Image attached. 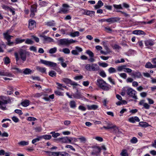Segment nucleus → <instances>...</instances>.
Instances as JSON below:
<instances>
[{
	"mask_svg": "<svg viewBox=\"0 0 156 156\" xmlns=\"http://www.w3.org/2000/svg\"><path fill=\"white\" fill-rule=\"evenodd\" d=\"M14 55L17 64L20 63L21 60L23 61H25L26 60V53L25 51L23 50H20L19 51V53L16 52H15L14 53Z\"/></svg>",
	"mask_w": 156,
	"mask_h": 156,
	"instance_id": "nucleus-1",
	"label": "nucleus"
},
{
	"mask_svg": "<svg viewBox=\"0 0 156 156\" xmlns=\"http://www.w3.org/2000/svg\"><path fill=\"white\" fill-rule=\"evenodd\" d=\"M11 102V100L9 98H7L6 97L0 96V108L2 110H7V108L5 105Z\"/></svg>",
	"mask_w": 156,
	"mask_h": 156,
	"instance_id": "nucleus-2",
	"label": "nucleus"
},
{
	"mask_svg": "<svg viewBox=\"0 0 156 156\" xmlns=\"http://www.w3.org/2000/svg\"><path fill=\"white\" fill-rule=\"evenodd\" d=\"M76 42V41L72 39H69L68 38H62L58 40L57 43L59 45L68 46L70 44Z\"/></svg>",
	"mask_w": 156,
	"mask_h": 156,
	"instance_id": "nucleus-3",
	"label": "nucleus"
},
{
	"mask_svg": "<svg viewBox=\"0 0 156 156\" xmlns=\"http://www.w3.org/2000/svg\"><path fill=\"white\" fill-rule=\"evenodd\" d=\"M96 84L99 88L104 90L107 91L110 89L109 85L101 78L97 80Z\"/></svg>",
	"mask_w": 156,
	"mask_h": 156,
	"instance_id": "nucleus-4",
	"label": "nucleus"
},
{
	"mask_svg": "<svg viewBox=\"0 0 156 156\" xmlns=\"http://www.w3.org/2000/svg\"><path fill=\"white\" fill-rule=\"evenodd\" d=\"M85 68L87 70L89 71H97L100 69L99 66L95 63H92L91 65L87 64L85 66Z\"/></svg>",
	"mask_w": 156,
	"mask_h": 156,
	"instance_id": "nucleus-5",
	"label": "nucleus"
},
{
	"mask_svg": "<svg viewBox=\"0 0 156 156\" xmlns=\"http://www.w3.org/2000/svg\"><path fill=\"white\" fill-rule=\"evenodd\" d=\"M126 91L127 94L129 95V97L136 100L137 99V96L136 95V92L132 88H128L127 90Z\"/></svg>",
	"mask_w": 156,
	"mask_h": 156,
	"instance_id": "nucleus-6",
	"label": "nucleus"
},
{
	"mask_svg": "<svg viewBox=\"0 0 156 156\" xmlns=\"http://www.w3.org/2000/svg\"><path fill=\"white\" fill-rule=\"evenodd\" d=\"M40 62L46 66L51 67H55L57 65L56 63L42 59L40 60Z\"/></svg>",
	"mask_w": 156,
	"mask_h": 156,
	"instance_id": "nucleus-7",
	"label": "nucleus"
},
{
	"mask_svg": "<svg viewBox=\"0 0 156 156\" xmlns=\"http://www.w3.org/2000/svg\"><path fill=\"white\" fill-rule=\"evenodd\" d=\"M30 12V17L32 18L34 17L35 16V12H37V3H35L31 6Z\"/></svg>",
	"mask_w": 156,
	"mask_h": 156,
	"instance_id": "nucleus-8",
	"label": "nucleus"
},
{
	"mask_svg": "<svg viewBox=\"0 0 156 156\" xmlns=\"http://www.w3.org/2000/svg\"><path fill=\"white\" fill-rule=\"evenodd\" d=\"M55 142H58L59 141H62L64 143H70L71 142V140L69 139L68 136H66L62 138H59L57 139H55L54 140Z\"/></svg>",
	"mask_w": 156,
	"mask_h": 156,
	"instance_id": "nucleus-9",
	"label": "nucleus"
},
{
	"mask_svg": "<svg viewBox=\"0 0 156 156\" xmlns=\"http://www.w3.org/2000/svg\"><path fill=\"white\" fill-rule=\"evenodd\" d=\"M62 80L65 83L70 84L71 85H73V86H77L78 85V84L76 83L74 81H73L67 78H63L62 79Z\"/></svg>",
	"mask_w": 156,
	"mask_h": 156,
	"instance_id": "nucleus-10",
	"label": "nucleus"
},
{
	"mask_svg": "<svg viewBox=\"0 0 156 156\" xmlns=\"http://www.w3.org/2000/svg\"><path fill=\"white\" fill-rule=\"evenodd\" d=\"M144 43L147 48L149 49L151 48V46H153L155 44L154 41L150 39L145 41Z\"/></svg>",
	"mask_w": 156,
	"mask_h": 156,
	"instance_id": "nucleus-11",
	"label": "nucleus"
},
{
	"mask_svg": "<svg viewBox=\"0 0 156 156\" xmlns=\"http://www.w3.org/2000/svg\"><path fill=\"white\" fill-rule=\"evenodd\" d=\"M120 20V18L119 17H112L108 19H106V22L111 23H114L115 22H118Z\"/></svg>",
	"mask_w": 156,
	"mask_h": 156,
	"instance_id": "nucleus-12",
	"label": "nucleus"
},
{
	"mask_svg": "<svg viewBox=\"0 0 156 156\" xmlns=\"http://www.w3.org/2000/svg\"><path fill=\"white\" fill-rule=\"evenodd\" d=\"M84 12L83 13V15L90 16L91 17L94 16L95 14V12L93 11H90L86 9H83Z\"/></svg>",
	"mask_w": 156,
	"mask_h": 156,
	"instance_id": "nucleus-13",
	"label": "nucleus"
},
{
	"mask_svg": "<svg viewBox=\"0 0 156 156\" xmlns=\"http://www.w3.org/2000/svg\"><path fill=\"white\" fill-rule=\"evenodd\" d=\"M101 149L100 147L97 146L94 147L93 151L91 153V154L94 155H97L101 152Z\"/></svg>",
	"mask_w": 156,
	"mask_h": 156,
	"instance_id": "nucleus-14",
	"label": "nucleus"
},
{
	"mask_svg": "<svg viewBox=\"0 0 156 156\" xmlns=\"http://www.w3.org/2000/svg\"><path fill=\"white\" fill-rule=\"evenodd\" d=\"M72 96L74 98L76 99H80L82 97V95L81 92H79L78 90H77L76 92L73 94Z\"/></svg>",
	"mask_w": 156,
	"mask_h": 156,
	"instance_id": "nucleus-15",
	"label": "nucleus"
},
{
	"mask_svg": "<svg viewBox=\"0 0 156 156\" xmlns=\"http://www.w3.org/2000/svg\"><path fill=\"white\" fill-rule=\"evenodd\" d=\"M36 21L32 19H30V30L34 29L36 27Z\"/></svg>",
	"mask_w": 156,
	"mask_h": 156,
	"instance_id": "nucleus-16",
	"label": "nucleus"
},
{
	"mask_svg": "<svg viewBox=\"0 0 156 156\" xmlns=\"http://www.w3.org/2000/svg\"><path fill=\"white\" fill-rule=\"evenodd\" d=\"M41 36L44 38L45 41H48L50 43L54 42L53 39L50 37H47L45 35H41Z\"/></svg>",
	"mask_w": 156,
	"mask_h": 156,
	"instance_id": "nucleus-17",
	"label": "nucleus"
},
{
	"mask_svg": "<svg viewBox=\"0 0 156 156\" xmlns=\"http://www.w3.org/2000/svg\"><path fill=\"white\" fill-rule=\"evenodd\" d=\"M133 34L136 35H145L146 33L143 31L140 30H135L133 31Z\"/></svg>",
	"mask_w": 156,
	"mask_h": 156,
	"instance_id": "nucleus-18",
	"label": "nucleus"
},
{
	"mask_svg": "<svg viewBox=\"0 0 156 156\" xmlns=\"http://www.w3.org/2000/svg\"><path fill=\"white\" fill-rule=\"evenodd\" d=\"M139 126L143 128H146L148 126H151L148 123L146 122H140L139 123Z\"/></svg>",
	"mask_w": 156,
	"mask_h": 156,
	"instance_id": "nucleus-19",
	"label": "nucleus"
},
{
	"mask_svg": "<svg viewBox=\"0 0 156 156\" xmlns=\"http://www.w3.org/2000/svg\"><path fill=\"white\" fill-rule=\"evenodd\" d=\"M104 5V3L102 2L101 0H99L98 1L97 4L94 5V7L95 9H100Z\"/></svg>",
	"mask_w": 156,
	"mask_h": 156,
	"instance_id": "nucleus-20",
	"label": "nucleus"
},
{
	"mask_svg": "<svg viewBox=\"0 0 156 156\" xmlns=\"http://www.w3.org/2000/svg\"><path fill=\"white\" fill-rule=\"evenodd\" d=\"M9 30H7L5 33L3 34V35L7 41L11 39L12 36L10 35L9 34Z\"/></svg>",
	"mask_w": 156,
	"mask_h": 156,
	"instance_id": "nucleus-21",
	"label": "nucleus"
},
{
	"mask_svg": "<svg viewBox=\"0 0 156 156\" xmlns=\"http://www.w3.org/2000/svg\"><path fill=\"white\" fill-rule=\"evenodd\" d=\"M87 107L89 110H95L98 108V106L96 105H87Z\"/></svg>",
	"mask_w": 156,
	"mask_h": 156,
	"instance_id": "nucleus-22",
	"label": "nucleus"
},
{
	"mask_svg": "<svg viewBox=\"0 0 156 156\" xmlns=\"http://www.w3.org/2000/svg\"><path fill=\"white\" fill-rule=\"evenodd\" d=\"M36 69L42 73H45L46 69L45 67H42L38 66L36 67Z\"/></svg>",
	"mask_w": 156,
	"mask_h": 156,
	"instance_id": "nucleus-23",
	"label": "nucleus"
},
{
	"mask_svg": "<svg viewBox=\"0 0 156 156\" xmlns=\"http://www.w3.org/2000/svg\"><path fill=\"white\" fill-rule=\"evenodd\" d=\"M20 104L22 106L26 107L29 105V101L27 100H22Z\"/></svg>",
	"mask_w": 156,
	"mask_h": 156,
	"instance_id": "nucleus-24",
	"label": "nucleus"
},
{
	"mask_svg": "<svg viewBox=\"0 0 156 156\" xmlns=\"http://www.w3.org/2000/svg\"><path fill=\"white\" fill-rule=\"evenodd\" d=\"M145 67L147 68H155L156 65H153L150 62H148L146 63Z\"/></svg>",
	"mask_w": 156,
	"mask_h": 156,
	"instance_id": "nucleus-25",
	"label": "nucleus"
},
{
	"mask_svg": "<svg viewBox=\"0 0 156 156\" xmlns=\"http://www.w3.org/2000/svg\"><path fill=\"white\" fill-rule=\"evenodd\" d=\"M25 41V39H21L20 38H17L15 40V43L16 44L21 43Z\"/></svg>",
	"mask_w": 156,
	"mask_h": 156,
	"instance_id": "nucleus-26",
	"label": "nucleus"
},
{
	"mask_svg": "<svg viewBox=\"0 0 156 156\" xmlns=\"http://www.w3.org/2000/svg\"><path fill=\"white\" fill-rule=\"evenodd\" d=\"M56 85L58 86V87H57L58 89L61 90H64L63 88H67L66 86L63 85L58 82L56 83Z\"/></svg>",
	"mask_w": 156,
	"mask_h": 156,
	"instance_id": "nucleus-27",
	"label": "nucleus"
},
{
	"mask_svg": "<svg viewBox=\"0 0 156 156\" xmlns=\"http://www.w3.org/2000/svg\"><path fill=\"white\" fill-rule=\"evenodd\" d=\"M40 138H43L46 140H50L51 138V135H44L40 136Z\"/></svg>",
	"mask_w": 156,
	"mask_h": 156,
	"instance_id": "nucleus-28",
	"label": "nucleus"
},
{
	"mask_svg": "<svg viewBox=\"0 0 156 156\" xmlns=\"http://www.w3.org/2000/svg\"><path fill=\"white\" fill-rule=\"evenodd\" d=\"M46 153L48 156H58V152H52L50 151H46Z\"/></svg>",
	"mask_w": 156,
	"mask_h": 156,
	"instance_id": "nucleus-29",
	"label": "nucleus"
},
{
	"mask_svg": "<svg viewBox=\"0 0 156 156\" xmlns=\"http://www.w3.org/2000/svg\"><path fill=\"white\" fill-rule=\"evenodd\" d=\"M68 10L67 9L61 8L58 12V13L61 14L63 13V14H66L68 13Z\"/></svg>",
	"mask_w": 156,
	"mask_h": 156,
	"instance_id": "nucleus-30",
	"label": "nucleus"
},
{
	"mask_svg": "<svg viewBox=\"0 0 156 156\" xmlns=\"http://www.w3.org/2000/svg\"><path fill=\"white\" fill-rule=\"evenodd\" d=\"M58 156H70V154L66 152H58Z\"/></svg>",
	"mask_w": 156,
	"mask_h": 156,
	"instance_id": "nucleus-31",
	"label": "nucleus"
},
{
	"mask_svg": "<svg viewBox=\"0 0 156 156\" xmlns=\"http://www.w3.org/2000/svg\"><path fill=\"white\" fill-rule=\"evenodd\" d=\"M70 107L74 109L76 107V103L74 101H71L69 102Z\"/></svg>",
	"mask_w": 156,
	"mask_h": 156,
	"instance_id": "nucleus-32",
	"label": "nucleus"
},
{
	"mask_svg": "<svg viewBox=\"0 0 156 156\" xmlns=\"http://www.w3.org/2000/svg\"><path fill=\"white\" fill-rule=\"evenodd\" d=\"M46 25L48 26L54 27L55 26V23L54 21L52 20L51 21L48 22L46 23Z\"/></svg>",
	"mask_w": 156,
	"mask_h": 156,
	"instance_id": "nucleus-33",
	"label": "nucleus"
},
{
	"mask_svg": "<svg viewBox=\"0 0 156 156\" xmlns=\"http://www.w3.org/2000/svg\"><path fill=\"white\" fill-rule=\"evenodd\" d=\"M49 3V2L48 1H42L40 2L39 5L41 6L44 7L47 6Z\"/></svg>",
	"mask_w": 156,
	"mask_h": 156,
	"instance_id": "nucleus-34",
	"label": "nucleus"
},
{
	"mask_svg": "<svg viewBox=\"0 0 156 156\" xmlns=\"http://www.w3.org/2000/svg\"><path fill=\"white\" fill-rule=\"evenodd\" d=\"M133 75L134 76L138 78H140L142 76V74L140 72H135L133 74Z\"/></svg>",
	"mask_w": 156,
	"mask_h": 156,
	"instance_id": "nucleus-35",
	"label": "nucleus"
},
{
	"mask_svg": "<svg viewBox=\"0 0 156 156\" xmlns=\"http://www.w3.org/2000/svg\"><path fill=\"white\" fill-rule=\"evenodd\" d=\"M12 69L13 70V72L20 73H22L23 72V70L17 68L13 67L12 68Z\"/></svg>",
	"mask_w": 156,
	"mask_h": 156,
	"instance_id": "nucleus-36",
	"label": "nucleus"
},
{
	"mask_svg": "<svg viewBox=\"0 0 156 156\" xmlns=\"http://www.w3.org/2000/svg\"><path fill=\"white\" fill-rule=\"evenodd\" d=\"M109 73L110 74L116 72L117 70L116 69L113 67H111L108 69Z\"/></svg>",
	"mask_w": 156,
	"mask_h": 156,
	"instance_id": "nucleus-37",
	"label": "nucleus"
},
{
	"mask_svg": "<svg viewBox=\"0 0 156 156\" xmlns=\"http://www.w3.org/2000/svg\"><path fill=\"white\" fill-rule=\"evenodd\" d=\"M50 134H52V136L55 138H57V137L59 136L60 135L59 133H55V131H52L51 132Z\"/></svg>",
	"mask_w": 156,
	"mask_h": 156,
	"instance_id": "nucleus-38",
	"label": "nucleus"
},
{
	"mask_svg": "<svg viewBox=\"0 0 156 156\" xmlns=\"http://www.w3.org/2000/svg\"><path fill=\"white\" fill-rule=\"evenodd\" d=\"M126 65L119 66L117 68V71H121L123 69L124 70L126 69Z\"/></svg>",
	"mask_w": 156,
	"mask_h": 156,
	"instance_id": "nucleus-39",
	"label": "nucleus"
},
{
	"mask_svg": "<svg viewBox=\"0 0 156 156\" xmlns=\"http://www.w3.org/2000/svg\"><path fill=\"white\" fill-rule=\"evenodd\" d=\"M29 144L28 141H23L18 143V144L21 146H24L28 145Z\"/></svg>",
	"mask_w": 156,
	"mask_h": 156,
	"instance_id": "nucleus-40",
	"label": "nucleus"
},
{
	"mask_svg": "<svg viewBox=\"0 0 156 156\" xmlns=\"http://www.w3.org/2000/svg\"><path fill=\"white\" fill-rule=\"evenodd\" d=\"M113 126L114 125H113L112 124L109 123L108 124V125L107 126H104L103 128L105 129H112V128H113Z\"/></svg>",
	"mask_w": 156,
	"mask_h": 156,
	"instance_id": "nucleus-41",
	"label": "nucleus"
},
{
	"mask_svg": "<svg viewBox=\"0 0 156 156\" xmlns=\"http://www.w3.org/2000/svg\"><path fill=\"white\" fill-rule=\"evenodd\" d=\"M48 75L52 77L54 76L56 77V72L53 70H51L49 72Z\"/></svg>",
	"mask_w": 156,
	"mask_h": 156,
	"instance_id": "nucleus-42",
	"label": "nucleus"
},
{
	"mask_svg": "<svg viewBox=\"0 0 156 156\" xmlns=\"http://www.w3.org/2000/svg\"><path fill=\"white\" fill-rule=\"evenodd\" d=\"M80 33L79 31H76L74 32L71 33L70 34V36L72 37H75L76 36H79Z\"/></svg>",
	"mask_w": 156,
	"mask_h": 156,
	"instance_id": "nucleus-43",
	"label": "nucleus"
},
{
	"mask_svg": "<svg viewBox=\"0 0 156 156\" xmlns=\"http://www.w3.org/2000/svg\"><path fill=\"white\" fill-rule=\"evenodd\" d=\"M4 61L5 64L8 65L10 62L9 58L8 57H5L4 58Z\"/></svg>",
	"mask_w": 156,
	"mask_h": 156,
	"instance_id": "nucleus-44",
	"label": "nucleus"
},
{
	"mask_svg": "<svg viewBox=\"0 0 156 156\" xmlns=\"http://www.w3.org/2000/svg\"><path fill=\"white\" fill-rule=\"evenodd\" d=\"M33 129L35 130V131L36 132H40L42 130V128L40 126H37L36 127H34Z\"/></svg>",
	"mask_w": 156,
	"mask_h": 156,
	"instance_id": "nucleus-45",
	"label": "nucleus"
},
{
	"mask_svg": "<svg viewBox=\"0 0 156 156\" xmlns=\"http://www.w3.org/2000/svg\"><path fill=\"white\" fill-rule=\"evenodd\" d=\"M138 142V140L137 138L135 137H133L130 140V142L132 144H135Z\"/></svg>",
	"mask_w": 156,
	"mask_h": 156,
	"instance_id": "nucleus-46",
	"label": "nucleus"
},
{
	"mask_svg": "<svg viewBox=\"0 0 156 156\" xmlns=\"http://www.w3.org/2000/svg\"><path fill=\"white\" fill-rule=\"evenodd\" d=\"M57 51V48L56 47H54L51 48L49 50V53L50 54H54Z\"/></svg>",
	"mask_w": 156,
	"mask_h": 156,
	"instance_id": "nucleus-47",
	"label": "nucleus"
},
{
	"mask_svg": "<svg viewBox=\"0 0 156 156\" xmlns=\"http://www.w3.org/2000/svg\"><path fill=\"white\" fill-rule=\"evenodd\" d=\"M86 53L88 54L90 57H94V53L90 50H87L86 51Z\"/></svg>",
	"mask_w": 156,
	"mask_h": 156,
	"instance_id": "nucleus-48",
	"label": "nucleus"
},
{
	"mask_svg": "<svg viewBox=\"0 0 156 156\" xmlns=\"http://www.w3.org/2000/svg\"><path fill=\"white\" fill-rule=\"evenodd\" d=\"M79 140L80 141V142L81 143H85L86 141V138L84 136H81L80 137L78 138Z\"/></svg>",
	"mask_w": 156,
	"mask_h": 156,
	"instance_id": "nucleus-49",
	"label": "nucleus"
},
{
	"mask_svg": "<svg viewBox=\"0 0 156 156\" xmlns=\"http://www.w3.org/2000/svg\"><path fill=\"white\" fill-rule=\"evenodd\" d=\"M54 93L55 95L60 96H63L64 95L63 93L62 92L59 91L58 90H55L54 91Z\"/></svg>",
	"mask_w": 156,
	"mask_h": 156,
	"instance_id": "nucleus-50",
	"label": "nucleus"
},
{
	"mask_svg": "<svg viewBox=\"0 0 156 156\" xmlns=\"http://www.w3.org/2000/svg\"><path fill=\"white\" fill-rule=\"evenodd\" d=\"M99 65L103 67H106L108 66V64L105 62H98Z\"/></svg>",
	"mask_w": 156,
	"mask_h": 156,
	"instance_id": "nucleus-51",
	"label": "nucleus"
},
{
	"mask_svg": "<svg viewBox=\"0 0 156 156\" xmlns=\"http://www.w3.org/2000/svg\"><path fill=\"white\" fill-rule=\"evenodd\" d=\"M62 51L65 54H69L70 52V51L69 49L68 48H64L62 50Z\"/></svg>",
	"mask_w": 156,
	"mask_h": 156,
	"instance_id": "nucleus-52",
	"label": "nucleus"
},
{
	"mask_svg": "<svg viewBox=\"0 0 156 156\" xmlns=\"http://www.w3.org/2000/svg\"><path fill=\"white\" fill-rule=\"evenodd\" d=\"M121 155L122 156H128V154L126 152V151L124 149L122 150V152L120 153Z\"/></svg>",
	"mask_w": 156,
	"mask_h": 156,
	"instance_id": "nucleus-53",
	"label": "nucleus"
},
{
	"mask_svg": "<svg viewBox=\"0 0 156 156\" xmlns=\"http://www.w3.org/2000/svg\"><path fill=\"white\" fill-rule=\"evenodd\" d=\"M113 6L114 8L116 9H122V5H116V4H113Z\"/></svg>",
	"mask_w": 156,
	"mask_h": 156,
	"instance_id": "nucleus-54",
	"label": "nucleus"
},
{
	"mask_svg": "<svg viewBox=\"0 0 156 156\" xmlns=\"http://www.w3.org/2000/svg\"><path fill=\"white\" fill-rule=\"evenodd\" d=\"M114 49L119 50L121 49V47L116 44H115L112 47Z\"/></svg>",
	"mask_w": 156,
	"mask_h": 156,
	"instance_id": "nucleus-55",
	"label": "nucleus"
},
{
	"mask_svg": "<svg viewBox=\"0 0 156 156\" xmlns=\"http://www.w3.org/2000/svg\"><path fill=\"white\" fill-rule=\"evenodd\" d=\"M104 29L105 31L107 33H110L112 31V30L110 27H105Z\"/></svg>",
	"mask_w": 156,
	"mask_h": 156,
	"instance_id": "nucleus-56",
	"label": "nucleus"
},
{
	"mask_svg": "<svg viewBox=\"0 0 156 156\" xmlns=\"http://www.w3.org/2000/svg\"><path fill=\"white\" fill-rule=\"evenodd\" d=\"M41 138H40V136H38V137L34 139L32 141V143L33 144H35V143L39 141Z\"/></svg>",
	"mask_w": 156,
	"mask_h": 156,
	"instance_id": "nucleus-57",
	"label": "nucleus"
},
{
	"mask_svg": "<svg viewBox=\"0 0 156 156\" xmlns=\"http://www.w3.org/2000/svg\"><path fill=\"white\" fill-rule=\"evenodd\" d=\"M31 78L33 80H37L39 81H41V79L39 76H32L31 77Z\"/></svg>",
	"mask_w": 156,
	"mask_h": 156,
	"instance_id": "nucleus-58",
	"label": "nucleus"
},
{
	"mask_svg": "<svg viewBox=\"0 0 156 156\" xmlns=\"http://www.w3.org/2000/svg\"><path fill=\"white\" fill-rule=\"evenodd\" d=\"M104 7L107 9L109 11H112V7L111 5H105Z\"/></svg>",
	"mask_w": 156,
	"mask_h": 156,
	"instance_id": "nucleus-59",
	"label": "nucleus"
},
{
	"mask_svg": "<svg viewBox=\"0 0 156 156\" xmlns=\"http://www.w3.org/2000/svg\"><path fill=\"white\" fill-rule=\"evenodd\" d=\"M59 74H61L62 73V71L58 67H56L54 69Z\"/></svg>",
	"mask_w": 156,
	"mask_h": 156,
	"instance_id": "nucleus-60",
	"label": "nucleus"
},
{
	"mask_svg": "<svg viewBox=\"0 0 156 156\" xmlns=\"http://www.w3.org/2000/svg\"><path fill=\"white\" fill-rule=\"evenodd\" d=\"M23 72L22 73H23L24 74H29V69L26 68L23 71Z\"/></svg>",
	"mask_w": 156,
	"mask_h": 156,
	"instance_id": "nucleus-61",
	"label": "nucleus"
},
{
	"mask_svg": "<svg viewBox=\"0 0 156 156\" xmlns=\"http://www.w3.org/2000/svg\"><path fill=\"white\" fill-rule=\"evenodd\" d=\"M31 39L34 40L36 42H39V40L38 37L34 35L31 36Z\"/></svg>",
	"mask_w": 156,
	"mask_h": 156,
	"instance_id": "nucleus-62",
	"label": "nucleus"
},
{
	"mask_svg": "<svg viewBox=\"0 0 156 156\" xmlns=\"http://www.w3.org/2000/svg\"><path fill=\"white\" fill-rule=\"evenodd\" d=\"M15 9L12 7L11 6L9 11H10V12L12 13V15H14L15 14Z\"/></svg>",
	"mask_w": 156,
	"mask_h": 156,
	"instance_id": "nucleus-63",
	"label": "nucleus"
},
{
	"mask_svg": "<svg viewBox=\"0 0 156 156\" xmlns=\"http://www.w3.org/2000/svg\"><path fill=\"white\" fill-rule=\"evenodd\" d=\"M119 75L121 77L124 79H126L127 77V74L125 73H120Z\"/></svg>",
	"mask_w": 156,
	"mask_h": 156,
	"instance_id": "nucleus-64",
	"label": "nucleus"
}]
</instances>
